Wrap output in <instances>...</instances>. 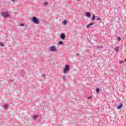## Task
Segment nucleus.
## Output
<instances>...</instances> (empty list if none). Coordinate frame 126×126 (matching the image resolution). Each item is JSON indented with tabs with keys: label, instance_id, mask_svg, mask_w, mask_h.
<instances>
[{
	"label": "nucleus",
	"instance_id": "1",
	"mask_svg": "<svg viewBox=\"0 0 126 126\" xmlns=\"http://www.w3.org/2000/svg\"><path fill=\"white\" fill-rule=\"evenodd\" d=\"M32 21L33 22V23H34V24H39V19L35 16L32 17Z\"/></svg>",
	"mask_w": 126,
	"mask_h": 126
},
{
	"label": "nucleus",
	"instance_id": "2",
	"mask_svg": "<svg viewBox=\"0 0 126 126\" xmlns=\"http://www.w3.org/2000/svg\"><path fill=\"white\" fill-rule=\"evenodd\" d=\"M69 71V66L67 64L65 65V67L63 69V73H66V72Z\"/></svg>",
	"mask_w": 126,
	"mask_h": 126
},
{
	"label": "nucleus",
	"instance_id": "3",
	"mask_svg": "<svg viewBox=\"0 0 126 126\" xmlns=\"http://www.w3.org/2000/svg\"><path fill=\"white\" fill-rule=\"evenodd\" d=\"M49 50L51 52H57V51H58V49H57V48H56V46H55L54 45L50 47Z\"/></svg>",
	"mask_w": 126,
	"mask_h": 126
},
{
	"label": "nucleus",
	"instance_id": "4",
	"mask_svg": "<svg viewBox=\"0 0 126 126\" xmlns=\"http://www.w3.org/2000/svg\"><path fill=\"white\" fill-rule=\"evenodd\" d=\"M6 13H7V12H6V13H2V16H3V17H4V18H7V17H9L10 16L9 14H6Z\"/></svg>",
	"mask_w": 126,
	"mask_h": 126
},
{
	"label": "nucleus",
	"instance_id": "5",
	"mask_svg": "<svg viewBox=\"0 0 126 126\" xmlns=\"http://www.w3.org/2000/svg\"><path fill=\"white\" fill-rule=\"evenodd\" d=\"M60 38L63 40H64L65 39V34L62 33L60 34Z\"/></svg>",
	"mask_w": 126,
	"mask_h": 126
},
{
	"label": "nucleus",
	"instance_id": "6",
	"mask_svg": "<svg viewBox=\"0 0 126 126\" xmlns=\"http://www.w3.org/2000/svg\"><path fill=\"white\" fill-rule=\"evenodd\" d=\"M86 16L88 18H90L91 17V14L89 12H86Z\"/></svg>",
	"mask_w": 126,
	"mask_h": 126
},
{
	"label": "nucleus",
	"instance_id": "7",
	"mask_svg": "<svg viewBox=\"0 0 126 126\" xmlns=\"http://www.w3.org/2000/svg\"><path fill=\"white\" fill-rule=\"evenodd\" d=\"M123 103H121L120 104V105H119L118 106H117V108L118 110H120V109H122V108H123Z\"/></svg>",
	"mask_w": 126,
	"mask_h": 126
},
{
	"label": "nucleus",
	"instance_id": "8",
	"mask_svg": "<svg viewBox=\"0 0 126 126\" xmlns=\"http://www.w3.org/2000/svg\"><path fill=\"white\" fill-rule=\"evenodd\" d=\"M94 24V23L92 22L90 23L89 25H87V28L88 29L90 26H92V25H93Z\"/></svg>",
	"mask_w": 126,
	"mask_h": 126
},
{
	"label": "nucleus",
	"instance_id": "9",
	"mask_svg": "<svg viewBox=\"0 0 126 126\" xmlns=\"http://www.w3.org/2000/svg\"><path fill=\"white\" fill-rule=\"evenodd\" d=\"M95 19H96V16H95V15H93V17L92 18V20H93V21H94V20H95Z\"/></svg>",
	"mask_w": 126,
	"mask_h": 126
},
{
	"label": "nucleus",
	"instance_id": "10",
	"mask_svg": "<svg viewBox=\"0 0 126 126\" xmlns=\"http://www.w3.org/2000/svg\"><path fill=\"white\" fill-rule=\"evenodd\" d=\"M115 50L116 51V52H119L120 51V47H116L115 48Z\"/></svg>",
	"mask_w": 126,
	"mask_h": 126
},
{
	"label": "nucleus",
	"instance_id": "11",
	"mask_svg": "<svg viewBox=\"0 0 126 126\" xmlns=\"http://www.w3.org/2000/svg\"><path fill=\"white\" fill-rule=\"evenodd\" d=\"M95 91L96 92V93H99V92H100V89L99 88H97L96 90Z\"/></svg>",
	"mask_w": 126,
	"mask_h": 126
},
{
	"label": "nucleus",
	"instance_id": "12",
	"mask_svg": "<svg viewBox=\"0 0 126 126\" xmlns=\"http://www.w3.org/2000/svg\"><path fill=\"white\" fill-rule=\"evenodd\" d=\"M58 45H63V42L62 41H60L58 43Z\"/></svg>",
	"mask_w": 126,
	"mask_h": 126
},
{
	"label": "nucleus",
	"instance_id": "13",
	"mask_svg": "<svg viewBox=\"0 0 126 126\" xmlns=\"http://www.w3.org/2000/svg\"><path fill=\"white\" fill-rule=\"evenodd\" d=\"M39 118V116L36 115L33 117V120H36V119H38Z\"/></svg>",
	"mask_w": 126,
	"mask_h": 126
},
{
	"label": "nucleus",
	"instance_id": "14",
	"mask_svg": "<svg viewBox=\"0 0 126 126\" xmlns=\"http://www.w3.org/2000/svg\"><path fill=\"white\" fill-rule=\"evenodd\" d=\"M102 48H103V46L102 45L97 46V49H102Z\"/></svg>",
	"mask_w": 126,
	"mask_h": 126
},
{
	"label": "nucleus",
	"instance_id": "15",
	"mask_svg": "<svg viewBox=\"0 0 126 126\" xmlns=\"http://www.w3.org/2000/svg\"><path fill=\"white\" fill-rule=\"evenodd\" d=\"M67 22H66V20H64V21H63V24L64 25H66Z\"/></svg>",
	"mask_w": 126,
	"mask_h": 126
},
{
	"label": "nucleus",
	"instance_id": "16",
	"mask_svg": "<svg viewBox=\"0 0 126 126\" xmlns=\"http://www.w3.org/2000/svg\"><path fill=\"white\" fill-rule=\"evenodd\" d=\"M62 79H63V81H65V76L63 75L62 77Z\"/></svg>",
	"mask_w": 126,
	"mask_h": 126
},
{
	"label": "nucleus",
	"instance_id": "17",
	"mask_svg": "<svg viewBox=\"0 0 126 126\" xmlns=\"http://www.w3.org/2000/svg\"><path fill=\"white\" fill-rule=\"evenodd\" d=\"M4 109H5V110H6V109H7V104L4 105Z\"/></svg>",
	"mask_w": 126,
	"mask_h": 126
},
{
	"label": "nucleus",
	"instance_id": "18",
	"mask_svg": "<svg viewBox=\"0 0 126 126\" xmlns=\"http://www.w3.org/2000/svg\"><path fill=\"white\" fill-rule=\"evenodd\" d=\"M0 45L1 46V47H4V44H3V43L0 42Z\"/></svg>",
	"mask_w": 126,
	"mask_h": 126
},
{
	"label": "nucleus",
	"instance_id": "19",
	"mask_svg": "<svg viewBox=\"0 0 126 126\" xmlns=\"http://www.w3.org/2000/svg\"><path fill=\"white\" fill-rule=\"evenodd\" d=\"M96 20L97 21H98L99 20H101V18H100V17L97 18L96 19Z\"/></svg>",
	"mask_w": 126,
	"mask_h": 126
},
{
	"label": "nucleus",
	"instance_id": "20",
	"mask_svg": "<svg viewBox=\"0 0 126 126\" xmlns=\"http://www.w3.org/2000/svg\"><path fill=\"white\" fill-rule=\"evenodd\" d=\"M44 5H48V2H45L44 3Z\"/></svg>",
	"mask_w": 126,
	"mask_h": 126
},
{
	"label": "nucleus",
	"instance_id": "21",
	"mask_svg": "<svg viewBox=\"0 0 126 126\" xmlns=\"http://www.w3.org/2000/svg\"><path fill=\"white\" fill-rule=\"evenodd\" d=\"M20 26H21V27L24 26V24H20Z\"/></svg>",
	"mask_w": 126,
	"mask_h": 126
},
{
	"label": "nucleus",
	"instance_id": "22",
	"mask_svg": "<svg viewBox=\"0 0 126 126\" xmlns=\"http://www.w3.org/2000/svg\"><path fill=\"white\" fill-rule=\"evenodd\" d=\"M121 37H118V41H121Z\"/></svg>",
	"mask_w": 126,
	"mask_h": 126
},
{
	"label": "nucleus",
	"instance_id": "23",
	"mask_svg": "<svg viewBox=\"0 0 126 126\" xmlns=\"http://www.w3.org/2000/svg\"><path fill=\"white\" fill-rule=\"evenodd\" d=\"M46 76V75L45 74H43V77H45Z\"/></svg>",
	"mask_w": 126,
	"mask_h": 126
},
{
	"label": "nucleus",
	"instance_id": "24",
	"mask_svg": "<svg viewBox=\"0 0 126 126\" xmlns=\"http://www.w3.org/2000/svg\"><path fill=\"white\" fill-rule=\"evenodd\" d=\"M91 98H92V96H89V97H88V99H91Z\"/></svg>",
	"mask_w": 126,
	"mask_h": 126
},
{
	"label": "nucleus",
	"instance_id": "25",
	"mask_svg": "<svg viewBox=\"0 0 126 126\" xmlns=\"http://www.w3.org/2000/svg\"><path fill=\"white\" fill-rule=\"evenodd\" d=\"M76 56H79V54H76Z\"/></svg>",
	"mask_w": 126,
	"mask_h": 126
},
{
	"label": "nucleus",
	"instance_id": "26",
	"mask_svg": "<svg viewBox=\"0 0 126 126\" xmlns=\"http://www.w3.org/2000/svg\"><path fill=\"white\" fill-rule=\"evenodd\" d=\"M123 63V61H120V63Z\"/></svg>",
	"mask_w": 126,
	"mask_h": 126
},
{
	"label": "nucleus",
	"instance_id": "27",
	"mask_svg": "<svg viewBox=\"0 0 126 126\" xmlns=\"http://www.w3.org/2000/svg\"><path fill=\"white\" fill-rule=\"evenodd\" d=\"M12 1H15V0H12Z\"/></svg>",
	"mask_w": 126,
	"mask_h": 126
},
{
	"label": "nucleus",
	"instance_id": "28",
	"mask_svg": "<svg viewBox=\"0 0 126 126\" xmlns=\"http://www.w3.org/2000/svg\"><path fill=\"white\" fill-rule=\"evenodd\" d=\"M77 0V1H79L80 0Z\"/></svg>",
	"mask_w": 126,
	"mask_h": 126
}]
</instances>
